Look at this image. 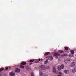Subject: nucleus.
<instances>
[{"instance_id":"nucleus-9","label":"nucleus","mask_w":76,"mask_h":76,"mask_svg":"<svg viewBox=\"0 0 76 76\" xmlns=\"http://www.w3.org/2000/svg\"><path fill=\"white\" fill-rule=\"evenodd\" d=\"M21 65H26V63L25 62H22L21 63Z\"/></svg>"},{"instance_id":"nucleus-7","label":"nucleus","mask_w":76,"mask_h":76,"mask_svg":"<svg viewBox=\"0 0 76 76\" xmlns=\"http://www.w3.org/2000/svg\"><path fill=\"white\" fill-rule=\"evenodd\" d=\"M76 72V67H75L73 68L72 70V72L73 73H75Z\"/></svg>"},{"instance_id":"nucleus-1","label":"nucleus","mask_w":76,"mask_h":76,"mask_svg":"<svg viewBox=\"0 0 76 76\" xmlns=\"http://www.w3.org/2000/svg\"><path fill=\"white\" fill-rule=\"evenodd\" d=\"M76 64V63L75 62H73L71 63V67H73L75 66V65Z\"/></svg>"},{"instance_id":"nucleus-15","label":"nucleus","mask_w":76,"mask_h":76,"mask_svg":"<svg viewBox=\"0 0 76 76\" xmlns=\"http://www.w3.org/2000/svg\"><path fill=\"white\" fill-rule=\"evenodd\" d=\"M69 57H73L74 56L73 54H71L69 55Z\"/></svg>"},{"instance_id":"nucleus-27","label":"nucleus","mask_w":76,"mask_h":76,"mask_svg":"<svg viewBox=\"0 0 76 76\" xmlns=\"http://www.w3.org/2000/svg\"><path fill=\"white\" fill-rule=\"evenodd\" d=\"M8 69V67H7L6 68V70H7Z\"/></svg>"},{"instance_id":"nucleus-23","label":"nucleus","mask_w":76,"mask_h":76,"mask_svg":"<svg viewBox=\"0 0 76 76\" xmlns=\"http://www.w3.org/2000/svg\"><path fill=\"white\" fill-rule=\"evenodd\" d=\"M48 59H47L46 61L45 62V64H47V63H48Z\"/></svg>"},{"instance_id":"nucleus-24","label":"nucleus","mask_w":76,"mask_h":76,"mask_svg":"<svg viewBox=\"0 0 76 76\" xmlns=\"http://www.w3.org/2000/svg\"><path fill=\"white\" fill-rule=\"evenodd\" d=\"M3 70H4V68H1L0 69V70L1 71H3Z\"/></svg>"},{"instance_id":"nucleus-29","label":"nucleus","mask_w":76,"mask_h":76,"mask_svg":"<svg viewBox=\"0 0 76 76\" xmlns=\"http://www.w3.org/2000/svg\"><path fill=\"white\" fill-rule=\"evenodd\" d=\"M39 60L40 61H41V59H39Z\"/></svg>"},{"instance_id":"nucleus-21","label":"nucleus","mask_w":76,"mask_h":76,"mask_svg":"<svg viewBox=\"0 0 76 76\" xmlns=\"http://www.w3.org/2000/svg\"><path fill=\"white\" fill-rule=\"evenodd\" d=\"M50 54V52H46L45 55L46 56H47V55H48V54Z\"/></svg>"},{"instance_id":"nucleus-17","label":"nucleus","mask_w":76,"mask_h":76,"mask_svg":"<svg viewBox=\"0 0 76 76\" xmlns=\"http://www.w3.org/2000/svg\"><path fill=\"white\" fill-rule=\"evenodd\" d=\"M39 73H40V75L41 76H42V71H39Z\"/></svg>"},{"instance_id":"nucleus-11","label":"nucleus","mask_w":76,"mask_h":76,"mask_svg":"<svg viewBox=\"0 0 76 76\" xmlns=\"http://www.w3.org/2000/svg\"><path fill=\"white\" fill-rule=\"evenodd\" d=\"M61 66H58V70H61Z\"/></svg>"},{"instance_id":"nucleus-22","label":"nucleus","mask_w":76,"mask_h":76,"mask_svg":"<svg viewBox=\"0 0 76 76\" xmlns=\"http://www.w3.org/2000/svg\"><path fill=\"white\" fill-rule=\"evenodd\" d=\"M34 61V60H32L31 59L30 60V63H33Z\"/></svg>"},{"instance_id":"nucleus-2","label":"nucleus","mask_w":76,"mask_h":76,"mask_svg":"<svg viewBox=\"0 0 76 76\" xmlns=\"http://www.w3.org/2000/svg\"><path fill=\"white\" fill-rule=\"evenodd\" d=\"M59 55H60V54H59L58 53H54V56H56V58H58V56H59Z\"/></svg>"},{"instance_id":"nucleus-3","label":"nucleus","mask_w":76,"mask_h":76,"mask_svg":"<svg viewBox=\"0 0 76 76\" xmlns=\"http://www.w3.org/2000/svg\"><path fill=\"white\" fill-rule=\"evenodd\" d=\"M48 58L49 60H53V58L52 56H50L48 57Z\"/></svg>"},{"instance_id":"nucleus-19","label":"nucleus","mask_w":76,"mask_h":76,"mask_svg":"<svg viewBox=\"0 0 76 76\" xmlns=\"http://www.w3.org/2000/svg\"><path fill=\"white\" fill-rule=\"evenodd\" d=\"M65 50H69V48L67 47H65Z\"/></svg>"},{"instance_id":"nucleus-31","label":"nucleus","mask_w":76,"mask_h":76,"mask_svg":"<svg viewBox=\"0 0 76 76\" xmlns=\"http://www.w3.org/2000/svg\"><path fill=\"white\" fill-rule=\"evenodd\" d=\"M45 76H47V75H45Z\"/></svg>"},{"instance_id":"nucleus-4","label":"nucleus","mask_w":76,"mask_h":76,"mask_svg":"<svg viewBox=\"0 0 76 76\" xmlns=\"http://www.w3.org/2000/svg\"><path fill=\"white\" fill-rule=\"evenodd\" d=\"M10 76H15V74L13 72H11L10 73Z\"/></svg>"},{"instance_id":"nucleus-6","label":"nucleus","mask_w":76,"mask_h":76,"mask_svg":"<svg viewBox=\"0 0 76 76\" xmlns=\"http://www.w3.org/2000/svg\"><path fill=\"white\" fill-rule=\"evenodd\" d=\"M41 69L42 70H45V66L42 65L41 66Z\"/></svg>"},{"instance_id":"nucleus-25","label":"nucleus","mask_w":76,"mask_h":76,"mask_svg":"<svg viewBox=\"0 0 76 76\" xmlns=\"http://www.w3.org/2000/svg\"><path fill=\"white\" fill-rule=\"evenodd\" d=\"M68 62V60H66V61H65V63H67Z\"/></svg>"},{"instance_id":"nucleus-13","label":"nucleus","mask_w":76,"mask_h":76,"mask_svg":"<svg viewBox=\"0 0 76 76\" xmlns=\"http://www.w3.org/2000/svg\"><path fill=\"white\" fill-rule=\"evenodd\" d=\"M67 56V54H64L61 56V57H66V56Z\"/></svg>"},{"instance_id":"nucleus-26","label":"nucleus","mask_w":76,"mask_h":76,"mask_svg":"<svg viewBox=\"0 0 76 76\" xmlns=\"http://www.w3.org/2000/svg\"><path fill=\"white\" fill-rule=\"evenodd\" d=\"M57 76H62L61 75H58Z\"/></svg>"},{"instance_id":"nucleus-12","label":"nucleus","mask_w":76,"mask_h":76,"mask_svg":"<svg viewBox=\"0 0 76 76\" xmlns=\"http://www.w3.org/2000/svg\"><path fill=\"white\" fill-rule=\"evenodd\" d=\"M55 73L56 74H62L61 73H60V72H58V71H56V72H55Z\"/></svg>"},{"instance_id":"nucleus-32","label":"nucleus","mask_w":76,"mask_h":76,"mask_svg":"<svg viewBox=\"0 0 76 76\" xmlns=\"http://www.w3.org/2000/svg\"><path fill=\"white\" fill-rule=\"evenodd\" d=\"M1 75H0V76Z\"/></svg>"},{"instance_id":"nucleus-14","label":"nucleus","mask_w":76,"mask_h":76,"mask_svg":"<svg viewBox=\"0 0 76 76\" xmlns=\"http://www.w3.org/2000/svg\"><path fill=\"white\" fill-rule=\"evenodd\" d=\"M56 71V69L54 67H53V73H55Z\"/></svg>"},{"instance_id":"nucleus-20","label":"nucleus","mask_w":76,"mask_h":76,"mask_svg":"<svg viewBox=\"0 0 76 76\" xmlns=\"http://www.w3.org/2000/svg\"><path fill=\"white\" fill-rule=\"evenodd\" d=\"M64 67V64H62L61 65V69H63Z\"/></svg>"},{"instance_id":"nucleus-28","label":"nucleus","mask_w":76,"mask_h":76,"mask_svg":"<svg viewBox=\"0 0 76 76\" xmlns=\"http://www.w3.org/2000/svg\"><path fill=\"white\" fill-rule=\"evenodd\" d=\"M29 64L30 65H31V64H32V63H30Z\"/></svg>"},{"instance_id":"nucleus-5","label":"nucleus","mask_w":76,"mask_h":76,"mask_svg":"<svg viewBox=\"0 0 76 76\" xmlns=\"http://www.w3.org/2000/svg\"><path fill=\"white\" fill-rule=\"evenodd\" d=\"M15 71L17 73H19L20 72V69L18 68H16L15 69Z\"/></svg>"},{"instance_id":"nucleus-18","label":"nucleus","mask_w":76,"mask_h":76,"mask_svg":"<svg viewBox=\"0 0 76 76\" xmlns=\"http://www.w3.org/2000/svg\"><path fill=\"white\" fill-rule=\"evenodd\" d=\"M70 52L72 54H74V51H73V50H71L70 51Z\"/></svg>"},{"instance_id":"nucleus-10","label":"nucleus","mask_w":76,"mask_h":76,"mask_svg":"<svg viewBox=\"0 0 76 76\" xmlns=\"http://www.w3.org/2000/svg\"><path fill=\"white\" fill-rule=\"evenodd\" d=\"M59 52L61 53H64L65 52V51H63V50H59Z\"/></svg>"},{"instance_id":"nucleus-8","label":"nucleus","mask_w":76,"mask_h":76,"mask_svg":"<svg viewBox=\"0 0 76 76\" xmlns=\"http://www.w3.org/2000/svg\"><path fill=\"white\" fill-rule=\"evenodd\" d=\"M64 72L66 74H69V71L68 70H64Z\"/></svg>"},{"instance_id":"nucleus-30","label":"nucleus","mask_w":76,"mask_h":76,"mask_svg":"<svg viewBox=\"0 0 76 76\" xmlns=\"http://www.w3.org/2000/svg\"><path fill=\"white\" fill-rule=\"evenodd\" d=\"M69 61H70V60H69Z\"/></svg>"},{"instance_id":"nucleus-16","label":"nucleus","mask_w":76,"mask_h":76,"mask_svg":"<svg viewBox=\"0 0 76 76\" xmlns=\"http://www.w3.org/2000/svg\"><path fill=\"white\" fill-rule=\"evenodd\" d=\"M20 68H21L22 69H24L25 68V66L22 65H20Z\"/></svg>"}]
</instances>
